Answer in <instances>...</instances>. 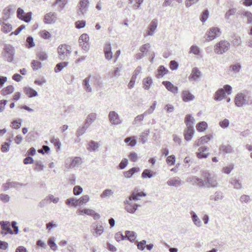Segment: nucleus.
<instances>
[{
    "mask_svg": "<svg viewBox=\"0 0 252 252\" xmlns=\"http://www.w3.org/2000/svg\"><path fill=\"white\" fill-rule=\"evenodd\" d=\"M201 175L204 179L205 187L215 188L218 187V183L216 177H212L208 171L206 170L202 171Z\"/></svg>",
    "mask_w": 252,
    "mask_h": 252,
    "instance_id": "1",
    "label": "nucleus"
},
{
    "mask_svg": "<svg viewBox=\"0 0 252 252\" xmlns=\"http://www.w3.org/2000/svg\"><path fill=\"white\" fill-rule=\"evenodd\" d=\"M15 50L14 47L9 44H5L3 47L2 52L4 59L8 62L12 63L14 61Z\"/></svg>",
    "mask_w": 252,
    "mask_h": 252,
    "instance_id": "2",
    "label": "nucleus"
},
{
    "mask_svg": "<svg viewBox=\"0 0 252 252\" xmlns=\"http://www.w3.org/2000/svg\"><path fill=\"white\" fill-rule=\"evenodd\" d=\"M230 47V43L226 40H221L217 43L215 47L214 50L216 54L221 55L227 52Z\"/></svg>",
    "mask_w": 252,
    "mask_h": 252,
    "instance_id": "3",
    "label": "nucleus"
},
{
    "mask_svg": "<svg viewBox=\"0 0 252 252\" xmlns=\"http://www.w3.org/2000/svg\"><path fill=\"white\" fill-rule=\"evenodd\" d=\"M70 49V47L66 44L60 45L58 48L60 59L62 60L67 59L71 54Z\"/></svg>",
    "mask_w": 252,
    "mask_h": 252,
    "instance_id": "4",
    "label": "nucleus"
},
{
    "mask_svg": "<svg viewBox=\"0 0 252 252\" xmlns=\"http://www.w3.org/2000/svg\"><path fill=\"white\" fill-rule=\"evenodd\" d=\"M109 121L112 125H119L122 123L118 114L114 111H110L108 114Z\"/></svg>",
    "mask_w": 252,
    "mask_h": 252,
    "instance_id": "5",
    "label": "nucleus"
},
{
    "mask_svg": "<svg viewBox=\"0 0 252 252\" xmlns=\"http://www.w3.org/2000/svg\"><path fill=\"white\" fill-rule=\"evenodd\" d=\"M221 34L220 29L218 27H212L209 29L207 33L208 41H211L219 36Z\"/></svg>",
    "mask_w": 252,
    "mask_h": 252,
    "instance_id": "6",
    "label": "nucleus"
},
{
    "mask_svg": "<svg viewBox=\"0 0 252 252\" xmlns=\"http://www.w3.org/2000/svg\"><path fill=\"white\" fill-rule=\"evenodd\" d=\"M92 227L94 228L91 230V232L93 236L95 237L100 236L104 232V228L99 223H93Z\"/></svg>",
    "mask_w": 252,
    "mask_h": 252,
    "instance_id": "7",
    "label": "nucleus"
},
{
    "mask_svg": "<svg viewBox=\"0 0 252 252\" xmlns=\"http://www.w3.org/2000/svg\"><path fill=\"white\" fill-rule=\"evenodd\" d=\"M89 41V37L87 33H83L80 36L79 42L84 50L88 51L89 50V46L88 44Z\"/></svg>",
    "mask_w": 252,
    "mask_h": 252,
    "instance_id": "8",
    "label": "nucleus"
},
{
    "mask_svg": "<svg viewBox=\"0 0 252 252\" xmlns=\"http://www.w3.org/2000/svg\"><path fill=\"white\" fill-rule=\"evenodd\" d=\"M1 228V234L5 235L7 234H13L14 231L10 227V223L7 221H2L0 222Z\"/></svg>",
    "mask_w": 252,
    "mask_h": 252,
    "instance_id": "9",
    "label": "nucleus"
},
{
    "mask_svg": "<svg viewBox=\"0 0 252 252\" xmlns=\"http://www.w3.org/2000/svg\"><path fill=\"white\" fill-rule=\"evenodd\" d=\"M246 95L243 93H239L235 97L234 101L236 106L242 107L246 102Z\"/></svg>",
    "mask_w": 252,
    "mask_h": 252,
    "instance_id": "10",
    "label": "nucleus"
},
{
    "mask_svg": "<svg viewBox=\"0 0 252 252\" xmlns=\"http://www.w3.org/2000/svg\"><path fill=\"white\" fill-rule=\"evenodd\" d=\"M88 0H81L79 3V14H84L88 10V6L89 4Z\"/></svg>",
    "mask_w": 252,
    "mask_h": 252,
    "instance_id": "11",
    "label": "nucleus"
},
{
    "mask_svg": "<svg viewBox=\"0 0 252 252\" xmlns=\"http://www.w3.org/2000/svg\"><path fill=\"white\" fill-rule=\"evenodd\" d=\"M111 44L109 42H106L105 44L104 52L105 57L108 60H111L113 57Z\"/></svg>",
    "mask_w": 252,
    "mask_h": 252,
    "instance_id": "12",
    "label": "nucleus"
},
{
    "mask_svg": "<svg viewBox=\"0 0 252 252\" xmlns=\"http://www.w3.org/2000/svg\"><path fill=\"white\" fill-rule=\"evenodd\" d=\"M183 182L182 180L179 178H172L169 180L167 182V184L169 186L174 187H178L182 185Z\"/></svg>",
    "mask_w": 252,
    "mask_h": 252,
    "instance_id": "13",
    "label": "nucleus"
},
{
    "mask_svg": "<svg viewBox=\"0 0 252 252\" xmlns=\"http://www.w3.org/2000/svg\"><path fill=\"white\" fill-rule=\"evenodd\" d=\"M11 8L10 7H6L3 10V16L0 19V24L2 23L3 21H7L10 18V13L11 12Z\"/></svg>",
    "mask_w": 252,
    "mask_h": 252,
    "instance_id": "14",
    "label": "nucleus"
},
{
    "mask_svg": "<svg viewBox=\"0 0 252 252\" xmlns=\"http://www.w3.org/2000/svg\"><path fill=\"white\" fill-rule=\"evenodd\" d=\"M97 118V114L95 113H91L89 114L85 120L84 123L86 126H90L93 123L95 122Z\"/></svg>",
    "mask_w": 252,
    "mask_h": 252,
    "instance_id": "15",
    "label": "nucleus"
},
{
    "mask_svg": "<svg viewBox=\"0 0 252 252\" xmlns=\"http://www.w3.org/2000/svg\"><path fill=\"white\" fill-rule=\"evenodd\" d=\"M157 27L158 20L156 19H153L148 27L147 34L149 35H153L155 30L157 29Z\"/></svg>",
    "mask_w": 252,
    "mask_h": 252,
    "instance_id": "16",
    "label": "nucleus"
},
{
    "mask_svg": "<svg viewBox=\"0 0 252 252\" xmlns=\"http://www.w3.org/2000/svg\"><path fill=\"white\" fill-rule=\"evenodd\" d=\"M162 84L165 87L166 89L172 92L173 94H177L178 93V87L174 86L169 81H163Z\"/></svg>",
    "mask_w": 252,
    "mask_h": 252,
    "instance_id": "17",
    "label": "nucleus"
},
{
    "mask_svg": "<svg viewBox=\"0 0 252 252\" xmlns=\"http://www.w3.org/2000/svg\"><path fill=\"white\" fill-rule=\"evenodd\" d=\"M81 163L82 159L79 157H75L72 160L69 165L67 161H66V166L68 168H72L78 166Z\"/></svg>",
    "mask_w": 252,
    "mask_h": 252,
    "instance_id": "18",
    "label": "nucleus"
},
{
    "mask_svg": "<svg viewBox=\"0 0 252 252\" xmlns=\"http://www.w3.org/2000/svg\"><path fill=\"white\" fill-rule=\"evenodd\" d=\"M194 132V128H187L185 130L184 135L185 139L187 141H190L192 139Z\"/></svg>",
    "mask_w": 252,
    "mask_h": 252,
    "instance_id": "19",
    "label": "nucleus"
},
{
    "mask_svg": "<svg viewBox=\"0 0 252 252\" xmlns=\"http://www.w3.org/2000/svg\"><path fill=\"white\" fill-rule=\"evenodd\" d=\"M57 14L55 12H50L46 14L44 18V21L45 24H50L52 23H54L55 20H54L53 17H56Z\"/></svg>",
    "mask_w": 252,
    "mask_h": 252,
    "instance_id": "20",
    "label": "nucleus"
},
{
    "mask_svg": "<svg viewBox=\"0 0 252 252\" xmlns=\"http://www.w3.org/2000/svg\"><path fill=\"white\" fill-rule=\"evenodd\" d=\"M201 76V72L197 67H194L192 69L191 73L189 76V78L194 81L197 80Z\"/></svg>",
    "mask_w": 252,
    "mask_h": 252,
    "instance_id": "21",
    "label": "nucleus"
},
{
    "mask_svg": "<svg viewBox=\"0 0 252 252\" xmlns=\"http://www.w3.org/2000/svg\"><path fill=\"white\" fill-rule=\"evenodd\" d=\"M190 215L193 224L198 227H201L202 226V222L197 214L194 212L191 211Z\"/></svg>",
    "mask_w": 252,
    "mask_h": 252,
    "instance_id": "22",
    "label": "nucleus"
},
{
    "mask_svg": "<svg viewBox=\"0 0 252 252\" xmlns=\"http://www.w3.org/2000/svg\"><path fill=\"white\" fill-rule=\"evenodd\" d=\"M91 77V75H89L88 77L84 79L82 82V85L84 90L88 93H91L92 92V87L89 84Z\"/></svg>",
    "mask_w": 252,
    "mask_h": 252,
    "instance_id": "23",
    "label": "nucleus"
},
{
    "mask_svg": "<svg viewBox=\"0 0 252 252\" xmlns=\"http://www.w3.org/2000/svg\"><path fill=\"white\" fill-rule=\"evenodd\" d=\"M226 95L225 94V91L224 89H220L215 93L214 99L216 101H220Z\"/></svg>",
    "mask_w": 252,
    "mask_h": 252,
    "instance_id": "24",
    "label": "nucleus"
},
{
    "mask_svg": "<svg viewBox=\"0 0 252 252\" xmlns=\"http://www.w3.org/2000/svg\"><path fill=\"white\" fill-rule=\"evenodd\" d=\"M183 100L185 102H188L194 99V96L189 91H184L182 93Z\"/></svg>",
    "mask_w": 252,
    "mask_h": 252,
    "instance_id": "25",
    "label": "nucleus"
},
{
    "mask_svg": "<svg viewBox=\"0 0 252 252\" xmlns=\"http://www.w3.org/2000/svg\"><path fill=\"white\" fill-rule=\"evenodd\" d=\"M126 239L128 240L131 242H134L137 238V234L134 231L126 230L125 232Z\"/></svg>",
    "mask_w": 252,
    "mask_h": 252,
    "instance_id": "26",
    "label": "nucleus"
},
{
    "mask_svg": "<svg viewBox=\"0 0 252 252\" xmlns=\"http://www.w3.org/2000/svg\"><path fill=\"white\" fill-rule=\"evenodd\" d=\"M195 122L194 119L191 116V115H187L185 118V123L187 125V128H194L193 125Z\"/></svg>",
    "mask_w": 252,
    "mask_h": 252,
    "instance_id": "27",
    "label": "nucleus"
},
{
    "mask_svg": "<svg viewBox=\"0 0 252 252\" xmlns=\"http://www.w3.org/2000/svg\"><path fill=\"white\" fill-rule=\"evenodd\" d=\"M168 72V70L163 65H160L158 69V74H157V77L158 78H160L163 77L166 75Z\"/></svg>",
    "mask_w": 252,
    "mask_h": 252,
    "instance_id": "28",
    "label": "nucleus"
},
{
    "mask_svg": "<svg viewBox=\"0 0 252 252\" xmlns=\"http://www.w3.org/2000/svg\"><path fill=\"white\" fill-rule=\"evenodd\" d=\"M140 171L139 168L132 167L129 169L128 171L124 172V176L126 178H130L135 173L138 172Z\"/></svg>",
    "mask_w": 252,
    "mask_h": 252,
    "instance_id": "29",
    "label": "nucleus"
},
{
    "mask_svg": "<svg viewBox=\"0 0 252 252\" xmlns=\"http://www.w3.org/2000/svg\"><path fill=\"white\" fill-rule=\"evenodd\" d=\"M24 91L25 93L30 97L36 96L38 95L37 92L31 87H25Z\"/></svg>",
    "mask_w": 252,
    "mask_h": 252,
    "instance_id": "30",
    "label": "nucleus"
},
{
    "mask_svg": "<svg viewBox=\"0 0 252 252\" xmlns=\"http://www.w3.org/2000/svg\"><path fill=\"white\" fill-rule=\"evenodd\" d=\"M6 21H3L2 23L0 24L1 26V31L3 32L7 33L12 30V26L9 23H6Z\"/></svg>",
    "mask_w": 252,
    "mask_h": 252,
    "instance_id": "31",
    "label": "nucleus"
},
{
    "mask_svg": "<svg viewBox=\"0 0 252 252\" xmlns=\"http://www.w3.org/2000/svg\"><path fill=\"white\" fill-rule=\"evenodd\" d=\"M139 207H140V205L138 204H131L129 205H126L125 207V210L127 212L129 213L134 214Z\"/></svg>",
    "mask_w": 252,
    "mask_h": 252,
    "instance_id": "32",
    "label": "nucleus"
},
{
    "mask_svg": "<svg viewBox=\"0 0 252 252\" xmlns=\"http://www.w3.org/2000/svg\"><path fill=\"white\" fill-rule=\"evenodd\" d=\"M153 83V80L151 77L144 78L143 80V87L145 90H149Z\"/></svg>",
    "mask_w": 252,
    "mask_h": 252,
    "instance_id": "33",
    "label": "nucleus"
},
{
    "mask_svg": "<svg viewBox=\"0 0 252 252\" xmlns=\"http://www.w3.org/2000/svg\"><path fill=\"white\" fill-rule=\"evenodd\" d=\"M156 175V173H153L150 169H145L142 174L141 177L143 179L145 178H151Z\"/></svg>",
    "mask_w": 252,
    "mask_h": 252,
    "instance_id": "34",
    "label": "nucleus"
},
{
    "mask_svg": "<svg viewBox=\"0 0 252 252\" xmlns=\"http://www.w3.org/2000/svg\"><path fill=\"white\" fill-rule=\"evenodd\" d=\"M150 134L149 129L145 130L140 135L139 140L143 144H145L148 140V136Z\"/></svg>",
    "mask_w": 252,
    "mask_h": 252,
    "instance_id": "35",
    "label": "nucleus"
},
{
    "mask_svg": "<svg viewBox=\"0 0 252 252\" xmlns=\"http://www.w3.org/2000/svg\"><path fill=\"white\" fill-rule=\"evenodd\" d=\"M89 127V126H86L84 123L82 126L79 127L77 129L76 133V136L77 137H79L84 134Z\"/></svg>",
    "mask_w": 252,
    "mask_h": 252,
    "instance_id": "36",
    "label": "nucleus"
},
{
    "mask_svg": "<svg viewBox=\"0 0 252 252\" xmlns=\"http://www.w3.org/2000/svg\"><path fill=\"white\" fill-rule=\"evenodd\" d=\"M223 198V193L221 191H216L214 195H211L210 199L211 200L218 201Z\"/></svg>",
    "mask_w": 252,
    "mask_h": 252,
    "instance_id": "37",
    "label": "nucleus"
},
{
    "mask_svg": "<svg viewBox=\"0 0 252 252\" xmlns=\"http://www.w3.org/2000/svg\"><path fill=\"white\" fill-rule=\"evenodd\" d=\"M220 150L225 153H230L233 151L232 147L230 145H222L220 146Z\"/></svg>",
    "mask_w": 252,
    "mask_h": 252,
    "instance_id": "38",
    "label": "nucleus"
},
{
    "mask_svg": "<svg viewBox=\"0 0 252 252\" xmlns=\"http://www.w3.org/2000/svg\"><path fill=\"white\" fill-rule=\"evenodd\" d=\"M14 88L12 85H9L1 91V94L5 95L13 92Z\"/></svg>",
    "mask_w": 252,
    "mask_h": 252,
    "instance_id": "39",
    "label": "nucleus"
},
{
    "mask_svg": "<svg viewBox=\"0 0 252 252\" xmlns=\"http://www.w3.org/2000/svg\"><path fill=\"white\" fill-rule=\"evenodd\" d=\"M207 126L208 125L207 123L204 121H202L198 123L196 127V129L198 131L202 132L205 130L207 128Z\"/></svg>",
    "mask_w": 252,
    "mask_h": 252,
    "instance_id": "40",
    "label": "nucleus"
},
{
    "mask_svg": "<svg viewBox=\"0 0 252 252\" xmlns=\"http://www.w3.org/2000/svg\"><path fill=\"white\" fill-rule=\"evenodd\" d=\"M31 66L32 69L34 71L37 70L41 68V63L37 60H32L31 63Z\"/></svg>",
    "mask_w": 252,
    "mask_h": 252,
    "instance_id": "41",
    "label": "nucleus"
},
{
    "mask_svg": "<svg viewBox=\"0 0 252 252\" xmlns=\"http://www.w3.org/2000/svg\"><path fill=\"white\" fill-rule=\"evenodd\" d=\"M241 68V65L239 63L232 64L229 66V70L235 73H238Z\"/></svg>",
    "mask_w": 252,
    "mask_h": 252,
    "instance_id": "42",
    "label": "nucleus"
},
{
    "mask_svg": "<svg viewBox=\"0 0 252 252\" xmlns=\"http://www.w3.org/2000/svg\"><path fill=\"white\" fill-rule=\"evenodd\" d=\"M68 62H63L58 63L55 68V71L56 72H59L61 71L64 67L68 65Z\"/></svg>",
    "mask_w": 252,
    "mask_h": 252,
    "instance_id": "43",
    "label": "nucleus"
},
{
    "mask_svg": "<svg viewBox=\"0 0 252 252\" xmlns=\"http://www.w3.org/2000/svg\"><path fill=\"white\" fill-rule=\"evenodd\" d=\"M113 193L114 192L112 190L110 189H106L103 190L102 193L100 194V196L101 198H104L112 196Z\"/></svg>",
    "mask_w": 252,
    "mask_h": 252,
    "instance_id": "44",
    "label": "nucleus"
},
{
    "mask_svg": "<svg viewBox=\"0 0 252 252\" xmlns=\"http://www.w3.org/2000/svg\"><path fill=\"white\" fill-rule=\"evenodd\" d=\"M125 143H127L129 142V145L131 147H133L136 144V140L134 136L133 137H127L124 140Z\"/></svg>",
    "mask_w": 252,
    "mask_h": 252,
    "instance_id": "45",
    "label": "nucleus"
},
{
    "mask_svg": "<svg viewBox=\"0 0 252 252\" xmlns=\"http://www.w3.org/2000/svg\"><path fill=\"white\" fill-rule=\"evenodd\" d=\"M243 17L247 18V23L250 24L252 23V13L248 11H244L242 13Z\"/></svg>",
    "mask_w": 252,
    "mask_h": 252,
    "instance_id": "46",
    "label": "nucleus"
},
{
    "mask_svg": "<svg viewBox=\"0 0 252 252\" xmlns=\"http://www.w3.org/2000/svg\"><path fill=\"white\" fill-rule=\"evenodd\" d=\"M189 53L195 55H199L200 53V49L197 46L193 45L190 47Z\"/></svg>",
    "mask_w": 252,
    "mask_h": 252,
    "instance_id": "47",
    "label": "nucleus"
},
{
    "mask_svg": "<svg viewBox=\"0 0 252 252\" xmlns=\"http://www.w3.org/2000/svg\"><path fill=\"white\" fill-rule=\"evenodd\" d=\"M89 148L88 150L90 151H95L99 147L98 143L94 142V141H91L88 144Z\"/></svg>",
    "mask_w": 252,
    "mask_h": 252,
    "instance_id": "48",
    "label": "nucleus"
},
{
    "mask_svg": "<svg viewBox=\"0 0 252 252\" xmlns=\"http://www.w3.org/2000/svg\"><path fill=\"white\" fill-rule=\"evenodd\" d=\"M36 55L38 59L42 61H45L48 58V55L45 51H39L37 53Z\"/></svg>",
    "mask_w": 252,
    "mask_h": 252,
    "instance_id": "49",
    "label": "nucleus"
},
{
    "mask_svg": "<svg viewBox=\"0 0 252 252\" xmlns=\"http://www.w3.org/2000/svg\"><path fill=\"white\" fill-rule=\"evenodd\" d=\"M146 116V114H144V113L142 114H140V115H139L137 116L134 118V121L132 122V124L133 125H136L137 124L140 123V122L143 121L145 116Z\"/></svg>",
    "mask_w": 252,
    "mask_h": 252,
    "instance_id": "50",
    "label": "nucleus"
},
{
    "mask_svg": "<svg viewBox=\"0 0 252 252\" xmlns=\"http://www.w3.org/2000/svg\"><path fill=\"white\" fill-rule=\"evenodd\" d=\"M32 12H29L27 13H25V14L21 17L20 20L29 23L31 21L32 19Z\"/></svg>",
    "mask_w": 252,
    "mask_h": 252,
    "instance_id": "51",
    "label": "nucleus"
},
{
    "mask_svg": "<svg viewBox=\"0 0 252 252\" xmlns=\"http://www.w3.org/2000/svg\"><path fill=\"white\" fill-rule=\"evenodd\" d=\"M94 210L91 209H84L82 210H80L78 211L79 214L80 215H82L83 214H86L89 216H92L93 215Z\"/></svg>",
    "mask_w": 252,
    "mask_h": 252,
    "instance_id": "52",
    "label": "nucleus"
},
{
    "mask_svg": "<svg viewBox=\"0 0 252 252\" xmlns=\"http://www.w3.org/2000/svg\"><path fill=\"white\" fill-rule=\"evenodd\" d=\"M34 163L35 165V167L34 168V170L35 171H40L43 170L44 165L41 161H35Z\"/></svg>",
    "mask_w": 252,
    "mask_h": 252,
    "instance_id": "53",
    "label": "nucleus"
},
{
    "mask_svg": "<svg viewBox=\"0 0 252 252\" xmlns=\"http://www.w3.org/2000/svg\"><path fill=\"white\" fill-rule=\"evenodd\" d=\"M48 244L52 250L56 251L57 250V246L54 238H50L48 239Z\"/></svg>",
    "mask_w": 252,
    "mask_h": 252,
    "instance_id": "54",
    "label": "nucleus"
},
{
    "mask_svg": "<svg viewBox=\"0 0 252 252\" xmlns=\"http://www.w3.org/2000/svg\"><path fill=\"white\" fill-rule=\"evenodd\" d=\"M27 46L29 48H31L35 46L33 41V38L31 36H29L26 39Z\"/></svg>",
    "mask_w": 252,
    "mask_h": 252,
    "instance_id": "55",
    "label": "nucleus"
},
{
    "mask_svg": "<svg viewBox=\"0 0 252 252\" xmlns=\"http://www.w3.org/2000/svg\"><path fill=\"white\" fill-rule=\"evenodd\" d=\"M22 122V120L21 119H16V120L13 121L11 122V124L13 126V127L14 128L17 129H19L21 126Z\"/></svg>",
    "mask_w": 252,
    "mask_h": 252,
    "instance_id": "56",
    "label": "nucleus"
},
{
    "mask_svg": "<svg viewBox=\"0 0 252 252\" xmlns=\"http://www.w3.org/2000/svg\"><path fill=\"white\" fill-rule=\"evenodd\" d=\"M236 12V8H231L229 9L225 14V18L227 20H228L230 18V16L235 15Z\"/></svg>",
    "mask_w": 252,
    "mask_h": 252,
    "instance_id": "57",
    "label": "nucleus"
},
{
    "mask_svg": "<svg viewBox=\"0 0 252 252\" xmlns=\"http://www.w3.org/2000/svg\"><path fill=\"white\" fill-rule=\"evenodd\" d=\"M231 184L236 189H241L242 186L239 180L233 179L231 181Z\"/></svg>",
    "mask_w": 252,
    "mask_h": 252,
    "instance_id": "58",
    "label": "nucleus"
},
{
    "mask_svg": "<svg viewBox=\"0 0 252 252\" xmlns=\"http://www.w3.org/2000/svg\"><path fill=\"white\" fill-rule=\"evenodd\" d=\"M175 156L174 155H171L167 158L166 161L169 165H173L175 163Z\"/></svg>",
    "mask_w": 252,
    "mask_h": 252,
    "instance_id": "59",
    "label": "nucleus"
},
{
    "mask_svg": "<svg viewBox=\"0 0 252 252\" xmlns=\"http://www.w3.org/2000/svg\"><path fill=\"white\" fill-rule=\"evenodd\" d=\"M213 138V136L211 135H206L204 136H202L200 138V141L202 144L208 143L211 139Z\"/></svg>",
    "mask_w": 252,
    "mask_h": 252,
    "instance_id": "60",
    "label": "nucleus"
},
{
    "mask_svg": "<svg viewBox=\"0 0 252 252\" xmlns=\"http://www.w3.org/2000/svg\"><path fill=\"white\" fill-rule=\"evenodd\" d=\"M150 48V44L149 43H146L140 47V51L142 53V54L144 55L149 51Z\"/></svg>",
    "mask_w": 252,
    "mask_h": 252,
    "instance_id": "61",
    "label": "nucleus"
},
{
    "mask_svg": "<svg viewBox=\"0 0 252 252\" xmlns=\"http://www.w3.org/2000/svg\"><path fill=\"white\" fill-rule=\"evenodd\" d=\"M209 17V11L208 10H205L202 13L200 20L202 22H205L207 21Z\"/></svg>",
    "mask_w": 252,
    "mask_h": 252,
    "instance_id": "62",
    "label": "nucleus"
},
{
    "mask_svg": "<svg viewBox=\"0 0 252 252\" xmlns=\"http://www.w3.org/2000/svg\"><path fill=\"white\" fill-rule=\"evenodd\" d=\"M75 27L78 29L84 28L86 26V21L84 20L77 21L75 23Z\"/></svg>",
    "mask_w": 252,
    "mask_h": 252,
    "instance_id": "63",
    "label": "nucleus"
},
{
    "mask_svg": "<svg viewBox=\"0 0 252 252\" xmlns=\"http://www.w3.org/2000/svg\"><path fill=\"white\" fill-rule=\"evenodd\" d=\"M83 191V189L80 186H76L73 188V194L75 195H80Z\"/></svg>",
    "mask_w": 252,
    "mask_h": 252,
    "instance_id": "64",
    "label": "nucleus"
}]
</instances>
